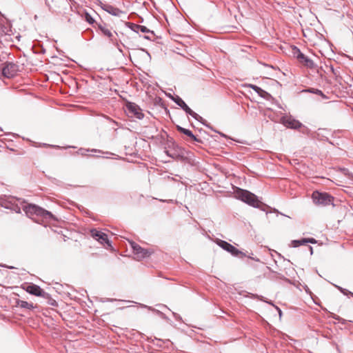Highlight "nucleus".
I'll return each instance as SVG.
<instances>
[{"label": "nucleus", "instance_id": "1", "mask_svg": "<svg viewBox=\"0 0 353 353\" xmlns=\"http://www.w3.org/2000/svg\"><path fill=\"white\" fill-rule=\"evenodd\" d=\"M22 209L27 216L32 219L34 216L44 219L52 218L53 216L51 212L34 204L26 203L22 206Z\"/></svg>", "mask_w": 353, "mask_h": 353}, {"label": "nucleus", "instance_id": "2", "mask_svg": "<svg viewBox=\"0 0 353 353\" xmlns=\"http://www.w3.org/2000/svg\"><path fill=\"white\" fill-rule=\"evenodd\" d=\"M234 196L236 199L254 208L259 207L261 203L260 201L257 199L255 194L248 190L241 188H236V190L234 191Z\"/></svg>", "mask_w": 353, "mask_h": 353}, {"label": "nucleus", "instance_id": "3", "mask_svg": "<svg viewBox=\"0 0 353 353\" xmlns=\"http://www.w3.org/2000/svg\"><path fill=\"white\" fill-rule=\"evenodd\" d=\"M312 199L316 205L323 206L332 204L334 199L328 193L320 192L319 191L313 192Z\"/></svg>", "mask_w": 353, "mask_h": 353}, {"label": "nucleus", "instance_id": "4", "mask_svg": "<svg viewBox=\"0 0 353 353\" xmlns=\"http://www.w3.org/2000/svg\"><path fill=\"white\" fill-rule=\"evenodd\" d=\"M130 244L133 250V254L137 260H141L145 257H148L152 252L141 248L139 244L135 242L130 241Z\"/></svg>", "mask_w": 353, "mask_h": 353}, {"label": "nucleus", "instance_id": "5", "mask_svg": "<svg viewBox=\"0 0 353 353\" xmlns=\"http://www.w3.org/2000/svg\"><path fill=\"white\" fill-rule=\"evenodd\" d=\"M293 54L294 56L297 59L299 62L301 64H303L304 66L309 68H314V63L308 57L305 56L299 48L296 47H294L293 48Z\"/></svg>", "mask_w": 353, "mask_h": 353}, {"label": "nucleus", "instance_id": "6", "mask_svg": "<svg viewBox=\"0 0 353 353\" xmlns=\"http://www.w3.org/2000/svg\"><path fill=\"white\" fill-rule=\"evenodd\" d=\"M126 112L132 117H134L139 119H141L143 117L141 108L134 103L128 102L126 104Z\"/></svg>", "mask_w": 353, "mask_h": 353}, {"label": "nucleus", "instance_id": "7", "mask_svg": "<svg viewBox=\"0 0 353 353\" xmlns=\"http://www.w3.org/2000/svg\"><path fill=\"white\" fill-rule=\"evenodd\" d=\"M90 235L93 239L98 241L101 244H107L108 246H111L110 243L108 239V235L97 229H92L90 230Z\"/></svg>", "mask_w": 353, "mask_h": 353}, {"label": "nucleus", "instance_id": "8", "mask_svg": "<svg viewBox=\"0 0 353 353\" xmlns=\"http://www.w3.org/2000/svg\"><path fill=\"white\" fill-rule=\"evenodd\" d=\"M23 289L30 294L37 296H44V291L39 286L33 283L23 285Z\"/></svg>", "mask_w": 353, "mask_h": 353}, {"label": "nucleus", "instance_id": "9", "mask_svg": "<svg viewBox=\"0 0 353 353\" xmlns=\"http://www.w3.org/2000/svg\"><path fill=\"white\" fill-rule=\"evenodd\" d=\"M217 244L223 250L228 251V252L231 253L232 255L235 256H237L242 254V252L239 251L238 249H236L234 246L225 241L219 240L217 241Z\"/></svg>", "mask_w": 353, "mask_h": 353}, {"label": "nucleus", "instance_id": "10", "mask_svg": "<svg viewBox=\"0 0 353 353\" xmlns=\"http://www.w3.org/2000/svg\"><path fill=\"white\" fill-rule=\"evenodd\" d=\"M18 71V66L14 63H9L2 69V74L5 77L11 78L14 77Z\"/></svg>", "mask_w": 353, "mask_h": 353}, {"label": "nucleus", "instance_id": "11", "mask_svg": "<svg viewBox=\"0 0 353 353\" xmlns=\"http://www.w3.org/2000/svg\"><path fill=\"white\" fill-rule=\"evenodd\" d=\"M283 123L285 126L290 128L297 129L301 126V123L292 118H286L283 119Z\"/></svg>", "mask_w": 353, "mask_h": 353}, {"label": "nucleus", "instance_id": "12", "mask_svg": "<svg viewBox=\"0 0 353 353\" xmlns=\"http://www.w3.org/2000/svg\"><path fill=\"white\" fill-rule=\"evenodd\" d=\"M307 243H316V241L314 238H305L301 240H294L292 241V245L294 248L304 245Z\"/></svg>", "mask_w": 353, "mask_h": 353}, {"label": "nucleus", "instance_id": "13", "mask_svg": "<svg viewBox=\"0 0 353 353\" xmlns=\"http://www.w3.org/2000/svg\"><path fill=\"white\" fill-rule=\"evenodd\" d=\"M17 305L21 308H26L28 310H33L37 307V305H34L32 303H29L22 300L17 301Z\"/></svg>", "mask_w": 353, "mask_h": 353}, {"label": "nucleus", "instance_id": "14", "mask_svg": "<svg viewBox=\"0 0 353 353\" xmlns=\"http://www.w3.org/2000/svg\"><path fill=\"white\" fill-rule=\"evenodd\" d=\"M176 103L181 106L187 113L190 114V115L194 116L196 114L187 105L186 103L181 99H179Z\"/></svg>", "mask_w": 353, "mask_h": 353}, {"label": "nucleus", "instance_id": "15", "mask_svg": "<svg viewBox=\"0 0 353 353\" xmlns=\"http://www.w3.org/2000/svg\"><path fill=\"white\" fill-rule=\"evenodd\" d=\"M250 87L262 97H265V95L268 94L265 90L255 85H251Z\"/></svg>", "mask_w": 353, "mask_h": 353}, {"label": "nucleus", "instance_id": "16", "mask_svg": "<svg viewBox=\"0 0 353 353\" xmlns=\"http://www.w3.org/2000/svg\"><path fill=\"white\" fill-rule=\"evenodd\" d=\"M99 28L101 30V32L103 33V34L107 36L108 37L111 38L113 36L112 33L111 32V31L109 29H108L101 25L99 26Z\"/></svg>", "mask_w": 353, "mask_h": 353}, {"label": "nucleus", "instance_id": "17", "mask_svg": "<svg viewBox=\"0 0 353 353\" xmlns=\"http://www.w3.org/2000/svg\"><path fill=\"white\" fill-rule=\"evenodd\" d=\"M184 134L187 135L188 137H189L190 139H192L193 141H197V142H201L200 140H199L192 133V132L190 130H188L185 131L184 132Z\"/></svg>", "mask_w": 353, "mask_h": 353}, {"label": "nucleus", "instance_id": "18", "mask_svg": "<svg viewBox=\"0 0 353 353\" xmlns=\"http://www.w3.org/2000/svg\"><path fill=\"white\" fill-rule=\"evenodd\" d=\"M85 19L90 24H93L94 23V19L93 17L88 12L85 13Z\"/></svg>", "mask_w": 353, "mask_h": 353}, {"label": "nucleus", "instance_id": "19", "mask_svg": "<svg viewBox=\"0 0 353 353\" xmlns=\"http://www.w3.org/2000/svg\"><path fill=\"white\" fill-rule=\"evenodd\" d=\"M141 31L142 32H145L148 31V29L145 26H137V31Z\"/></svg>", "mask_w": 353, "mask_h": 353}, {"label": "nucleus", "instance_id": "20", "mask_svg": "<svg viewBox=\"0 0 353 353\" xmlns=\"http://www.w3.org/2000/svg\"><path fill=\"white\" fill-rule=\"evenodd\" d=\"M110 9H111L112 11L109 10V12H111V13H112L114 15H117L118 14V12H119V10L114 9L112 8H111Z\"/></svg>", "mask_w": 353, "mask_h": 353}, {"label": "nucleus", "instance_id": "21", "mask_svg": "<svg viewBox=\"0 0 353 353\" xmlns=\"http://www.w3.org/2000/svg\"><path fill=\"white\" fill-rule=\"evenodd\" d=\"M177 130H178L180 132L183 133V134H184L185 131V130H187V129L183 128L180 127V126H177Z\"/></svg>", "mask_w": 353, "mask_h": 353}, {"label": "nucleus", "instance_id": "22", "mask_svg": "<svg viewBox=\"0 0 353 353\" xmlns=\"http://www.w3.org/2000/svg\"><path fill=\"white\" fill-rule=\"evenodd\" d=\"M317 93L322 94V92L321 90H317Z\"/></svg>", "mask_w": 353, "mask_h": 353}, {"label": "nucleus", "instance_id": "23", "mask_svg": "<svg viewBox=\"0 0 353 353\" xmlns=\"http://www.w3.org/2000/svg\"><path fill=\"white\" fill-rule=\"evenodd\" d=\"M167 154H168V155H170V156H171V157H174V156H173V155L170 154L169 151H167Z\"/></svg>", "mask_w": 353, "mask_h": 353}, {"label": "nucleus", "instance_id": "24", "mask_svg": "<svg viewBox=\"0 0 353 353\" xmlns=\"http://www.w3.org/2000/svg\"><path fill=\"white\" fill-rule=\"evenodd\" d=\"M343 171H344V173H345V174H347V170H345V169H343Z\"/></svg>", "mask_w": 353, "mask_h": 353}, {"label": "nucleus", "instance_id": "25", "mask_svg": "<svg viewBox=\"0 0 353 353\" xmlns=\"http://www.w3.org/2000/svg\"><path fill=\"white\" fill-rule=\"evenodd\" d=\"M279 315L281 316V311L279 310Z\"/></svg>", "mask_w": 353, "mask_h": 353}, {"label": "nucleus", "instance_id": "26", "mask_svg": "<svg viewBox=\"0 0 353 353\" xmlns=\"http://www.w3.org/2000/svg\"><path fill=\"white\" fill-rule=\"evenodd\" d=\"M352 296H353V292H350Z\"/></svg>", "mask_w": 353, "mask_h": 353}]
</instances>
